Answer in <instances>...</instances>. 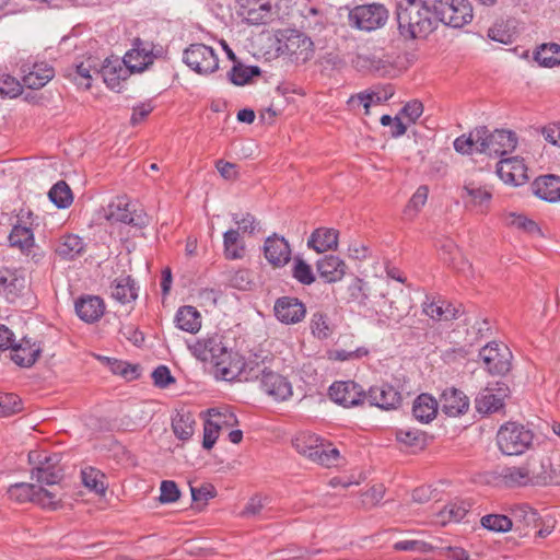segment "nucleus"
Wrapping results in <instances>:
<instances>
[{"mask_svg":"<svg viewBox=\"0 0 560 560\" xmlns=\"http://www.w3.org/2000/svg\"><path fill=\"white\" fill-rule=\"evenodd\" d=\"M393 95V92L387 93L385 91L384 94L381 92H360L355 95H352L348 100V105L352 108H355L357 106H363L365 109V114L368 115L370 113V107L372 104H381L385 101H387Z\"/></svg>","mask_w":560,"mask_h":560,"instance_id":"nucleus-43","label":"nucleus"},{"mask_svg":"<svg viewBox=\"0 0 560 560\" xmlns=\"http://www.w3.org/2000/svg\"><path fill=\"white\" fill-rule=\"evenodd\" d=\"M260 75V69L256 66H244L242 63L234 65L229 72L230 81L234 85H245L252 78Z\"/></svg>","mask_w":560,"mask_h":560,"instance_id":"nucleus-52","label":"nucleus"},{"mask_svg":"<svg viewBox=\"0 0 560 560\" xmlns=\"http://www.w3.org/2000/svg\"><path fill=\"white\" fill-rule=\"evenodd\" d=\"M100 77V63L94 58L78 63L71 69L69 77L80 86L85 89L91 88V80L93 77Z\"/></svg>","mask_w":560,"mask_h":560,"instance_id":"nucleus-34","label":"nucleus"},{"mask_svg":"<svg viewBox=\"0 0 560 560\" xmlns=\"http://www.w3.org/2000/svg\"><path fill=\"white\" fill-rule=\"evenodd\" d=\"M316 269L320 278L328 283H334L340 281L345 277L348 267L338 256L326 255L322 259L317 260Z\"/></svg>","mask_w":560,"mask_h":560,"instance_id":"nucleus-28","label":"nucleus"},{"mask_svg":"<svg viewBox=\"0 0 560 560\" xmlns=\"http://www.w3.org/2000/svg\"><path fill=\"white\" fill-rule=\"evenodd\" d=\"M486 370L492 375H505L512 366V352L504 343L489 342L479 352Z\"/></svg>","mask_w":560,"mask_h":560,"instance_id":"nucleus-13","label":"nucleus"},{"mask_svg":"<svg viewBox=\"0 0 560 560\" xmlns=\"http://www.w3.org/2000/svg\"><path fill=\"white\" fill-rule=\"evenodd\" d=\"M434 553L445 556L453 560H469V553L462 547L444 545L440 539H435Z\"/></svg>","mask_w":560,"mask_h":560,"instance_id":"nucleus-59","label":"nucleus"},{"mask_svg":"<svg viewBox=\"0 0 560 560\" xmlns=\"http://www.w3.org/2000/svg\"><path fill=\"white\" fill-rule=\"evenodd\" d=\"M501 478L508 487H523L532 485L525 464L503 468L501 471Z\"/></svg>","mask_w":560,"mask_h":560,"instance_id":"nucleus-45","label":"nucleus"},{"mask_svg":"<svg viewBox=\"0 0 560 560\" xmlns=\"http://www.w3.org/2000/svg\"><path fill=\"white\" fill-rule=\"evenodd\" d=\"M105 218L112 222H120L136 228L148 224V215L142 209H137L126 197H116L104 210Z\"/></svg>","mask_w":560,"mask_h":560,"instance_id":"nucleus-10","label":"nucleus"},{"mask_svg":"<svg viewBox=\"0 0 560 560\" xmlns=\"http://www.w3.org/2000/svg\"><path fill=\"white\" fill-rule=\"evenodd\" d=\"M378 284L381 287L378 291L381 298L392 296L388 299V310L385 315L389 320L398 324L411 308L409 294L401 288H390L389 281L380 280Z\"/></svg>","mask_w":560,"mask_h":560,"instance_id":"nucleus-14","label":"nucleus"},{"mask_svg":"<svg viewBox=\"0 0 560 560\" xmlns=\"http://www.w3.org/2000/svg\"><path fill=\"white\" fill-rule=\"evenodd\" d=\"M83 240L73 234L63 235L56 244V253L62 259L72 260L84 252Z\"/></svg>","mask_w":560,"mask_h":560,"instance_id":"nucleus-38","label":"nucleus"},{"mask_svg":"<svg viewBox=\"0 0 560 560\" xmlns=\"http://www.w3.org/2000/svg\"><path fill=\"white\" fill-rule=\"evenodd\" d=\"M223 253L229 260H237L244 257L245 243L240 230L230 229L223 234Z\"/></svg>","mask_w":560,"mask_h":560,"instance_id":"nucleus-39","label":"nucleus"},{"mask_svg":"<svg viewBox=\"0 0 560 560\" xmlns=\"http://www.w3.org/2000/svg\"><path fill=\"white\" fill-rule=\"evenodd\" d=\"M174 434L180 440H188L195 430V420L189 412L177 413L172 421Z\"/></svg>","mask_w":560,"mask_h":560,"instance_id":"nucleus-50","label":"nucleus"},{"mask_svg":"<svg viewBox=\"0 0 560 560\" xmlns=\"http://www.w3.org/2000/svg\"><path fill=\"white\" fill-rule=\"evenodd\" d=\"M498 393L494 389L486 388L476 398V409L480 413H492L499 411L503 407V400L509 394V387L505 384L497 383Z\"/></svg>","mask_w":560,"mask_h":560,"instance_id":"nucleus-25","label":"nucleus"},{"mask_svg":"<svg viewBox=\"0 0 560 560\" xmlns=\"http://www.w3.org/2000/svg\"><path fill=\"white\" fill-rule=\"evenodd\" d=\"M279 50L295 62H306L313 56V42L306 35L292 31L281 43Z\"/></svg>","mask_w":560,"mask_h":560,"instance_id":"nucleus-18","label":"nucleus"},{"mask_svg":"<svg viewBox=\"0 0 560 560\" xmlns=\"http://www.w3.org/2000/svg\"><path fill=\"white\" fill-rule=\"evenodd\" d=\"M293 446L301 455L325 467L338 465L339 451L315 434H299L293 440Z\"/></svg>","mask_w":560,"mask_h":560,"instance_id":"nucleus-3","label":"nucleus"},{"mask_svg":"<svg viewBox=\"0 0 560 560\" xmlns=\"http://www.w3.org/2000/svg\"><path fill=\"white\" fill-rule=\"evenodd\" d=\"M533 440L534 433L517 422L503 424L497 434L500 451L509 456L523 454L532 446Z\"/></svg>","mask_w":560,"mask_h":560,"instance_id":"nucleus-4","label":"nucleus"},{"mask_svg":"<svg viewBox=\"0 0 560 560\" xmlns=\"http://www.w3.org/2000/svg\"><path fill=\"white\" fill-rule=\"evenodd\" d=\"M328 395L334 402L345 408L360 406L365 400L364 390L353 381L332 383L329 387Z\"/></svg>","mask_w":560,"mask_h":560,"instance_id":"nucleus-15","label":"nucleus"},{"mask_svg":"<svg viewBox=\"0 0 560 560\" xmlns=\"http://www.w3.org/2000/svg\"><path fill=\"white\" fill-rule=\"evenodd\" d=\"M233 222L237 225L236 230H240V234L253 235L260 231L259 221L249 212L246 213H233Z\"/></svg>","mask_w":560,"mask_h":560,"instance_id":"nucleus-56","label":"nucleus"},{"mask_svg":"<svg viewBox=\"0 0 560 560\" xmlns=\"http://www.w3.org/2000/svg\"><path fill=\"white\" fill-rule=\"evenodd\" d=\"M28 462L34 466L32 475L38 482L54 486L61 480L62 467L59 454L48 455L43 451H32L28 453Z\"/></svg>","mask_w":560,"mask_h":560,"instance_id":"nucleus-8","label":"nucleus"},{"mask_svg":"<svg viewBox=\"0 0 560 560\" xmlns=\"http://www.w3.org/2000/svg\"><path fill=\"white\" fill-rule=\"evenodd\" d=\"M354 63L360 70H366L378 77H386L395 71L396 60L393 55L380 51L358 55Z\"/></svg>","mask_w":560,"mask_h":560,"instance_id":"nucleus-16","label":"nucleus"},{"mask_svg":"<svg viewBox=\"0 0 560 560\" xmlns=\"http://www.w3.org/2000/svg\"><path fill=\"white\" fill-rule=\"evenodd\" d=\"M432 0H400L396 5L398 33L406 40L427 38L436 27Z\"/></svg>","mask_w":560,"mask_h":560,"instance_id":"nucleus-1","label":"nucleus"},{"mask_svg":"<svg viewBox=\"0 0 560 560\" xmlns=\"http://www.w3.org/2000/svg\"><path fill=\"white\" fill-rule=\"evenodd\" d=\"M438 23L459 28L470 23L474 18L472 7L468 0H432Z\"/></svg>","mask_w":560,"mask_h":560,"instance_id":"nucleus-7","label":"nucleus"},{"mask_svg":"<svg viewBox=\"0 0 560 560\" xmlns=\"http://www.w3.org/2000/svg\"><path fill=\"white\" fill-rule=\"evenodd\" d=\"M255 363L253 361L245 362L240 353L228 350L215 361L214 375L217 378L228 382L234 380L249 382L253 381V376H256L254 374Z\"/></svg>","mask_w":560,"mask_h":560,"instance_id":"nucleus-6","label":"nucleus"},{"mask_svg":"<svg viewBox=\"0 0 560 560\" xmlns=\"http://www.w3.org/2000/svg\"><path fill=\"white\" fill-rule=\"evenodd\" d=\"M160 502L161 503H173L176 502L180 497V491L177 485L172 480H164L160 487Z\"/></svg>","mask_w":560,"mask_h":560,"instance_id":"nucleus-64","label":"nucleus"},{"mask_svg":"<svg viewBox=\"0 0 560 560\" xmlns=\"http://www.w3.org/2000/svg\"><path fill=\"white\" fill-rule=\"evenodd\" d=\"M54 69L45 63L34 65L32 70L22 78L23 86L38 90L45 86L54 78Z\"/></svg>","mask_w":560,"mask_h":560,"instance_id":"nucleus-37","label":"nucleus"},{"mask_svg":"<svg viewBox=\"0 0 560 560\" xmlns=\"http://www.w3.org/2000/svg\"><path fill=\"white\" fill-rule=\"evenodd\" d=\"M82 482L90 490L97 494H104L106 491L105 475L100 470L88 467L81 471Z\"/></svg>","mask_w":560,"mask_h":560,"instance_id":"nucleus-49","label":"nucleus"},{"mask_svg":"<svg viewBox=\"0 0 560 560\" xmlns=\"http://www.w3.org/2000/svg\"><path fill=\"white\" fill-rule=\"evenodd\" d=\"M533 192L542 200L557 202L560 200V177L544 175L536 178L532 185Z\"/></svg>","mask_w":560,"mask_h":560,"instance_id":"nucleus-30","label":"nucleus"},{"mask_svg":"<svg viewBox=\"0 0 560 560\" xmlns=\"http://www.w3.org/2000/svg\"><path fill=\"white\" fill-rule=\"evenodd\" d=\"M8 495L18 503L34 502L50 510H56L62 500L60 490H47L27 482H19L10 486Z\"/></svg>","mask_w":560,"mask_h":560,"instance_id":"nucleus-5","label":"nucleus"},{"mask_svg":"<svg viewBox=\"0 0 560 560\" xmlns=\"http://www.w3.org/2000/svg\"><path fill=\"white\" fill-rule=\"evenodd\" d=\"M264 254L273 267H283L291 258V248L284 237L273 234L265 241Z\"/></svg>","mask_w":560,"mask_h":560,"instance_id":"nucleus-23","label":"nucleus"},{"mask_svg":"<svg viewBox=\"0 0 560 560\" xmlns=\"http://www.w3.org/2000/svg\"><path fill=\"white\" fill-rule=\"evenodd\" d=\"M221 428V422H217L213 420H207L205 422L202 446L206 450H210L213 447L219 436V431Z\"/></svg>","mask_w":560,"mask_h":560,"instance_id":"nucleus-63","label":"nucleus"},{"mask_svg":"<svg viewBox=\"0 0 560 560\" xmlns=\"http://www.w3.org/2000/svg\"><path fill=\"white\" fill-rule=\"evenodd\" d=\"M10 246L19 248L22 253H30L35 245L34 231L22 225H12L9 234Z\"/></svg>","mask_w":560,"mask_h":560,"instance_id":"nucleus-40","label":"nucleus"},{"mask_svg":"<svg viewBox=\"0 0 560 560\" xmlns=\"http://www.w3.org/2000/svg\"><path fill=\"white\" fill-rule=\"evenodd\" d=\"M512 525L515 524L517 528L529 526L536 522V512L527 504H518L511 509Z\"/></svg>","mask_w":560,"mask_h":560,"instance_id":"nucleus-57","label":"nucleus"},{"mask_svg":"<svg viewBox=\"0 0 560 560\" xmlns=\"http://www.w3.org/2000/svg\"><path fill=\"white\" fill-rule=\"evenodd\" d=\"M23 88V82L21 83L15 78L10 74H1L0 75V95L16 97L21 94Z\"/></svg>","mask_w":560,"mask_h":560,"instance_id":"nucleus-61","label":"nucleus"},{"mask_svg":"<svg viewBox=\"0 0 560 560\" xmlns=\"http://www.w3.org/2000/svg\"><path fill=\"white\" fill-rule=\"evenodd\" d=\"M40 347L31 343L28 339H22L21 342L14 343L11 348V359L19 366L30 368L38 359L40 354Z\"/></svg>","mask_w":560,"mask_h":560,"instance_id":"nucleus-31","label":"nucleus"},{"mask_svg":"<svg viewBox=\"0 0 560 560\" xmlns=\"http://www.w3.org/2000/svg\"><path fill=\"white\" fill-rule=\"evenodd\" d=\"M435 539L425 541L422 538L410 536L400 539L394 544V549L397 551H407L413 553H434Z\"/></svg>","mask_w":560,"mask_h":560,"instance_id":"nucleus-42","label":"nucleus"},{"mask_svg":"<svg viewBox=\"0 0 560 560\" xmlns=\"http://www.w3.org/2000/svg\"><path fill=\"white\" fill-rule=\"evenodd\" d=\"M463 190L474 206L487 207L492 197L491 191L486 186H478L475 183L465 185Z\"/></svg>","mask_w":560,"mask_h":560,"instance_id":"nucleus-54","label":"nucleus"},{"mask_svg":"<svg viewBox=\"0 0 560 560\" xmlns=\"http://www.w3.org/2000/svg\"><path fill=\"white\" fill-rule=\"evenodd\" d=\"M480 522L485 528L497 533H506L512 528V518L503 514H488Z\"/></svg>","mask_w":560,"mask_h":560,"instance_id":"nucleus-55","label":"nucleus"},{"mask_svg":"<svg viewBox=\"0 0 560 560\" xmlns=\"http://www.w3.org/2000/svg\"><path fill=\"white\" fill-rule=\"evenodd\" d=\"M497 174L505 183L520 186L527 180L526 166L518 158L502 159L498 163Z\"/></svg>","mask_w":560,"mask_h":560,"instance_id":"nucleus-24","label":"nucleus"},{"mask_svg":"<svg viewBox=\"0 0 560 560\" xmlns=\"http://www.w3.org/2000/svg\"><path fill=\"white\" fill-rule=\"evenodd\" d=\"M439 402L429 394L419 395L412 406L413 417L423 423L431 422L438 413Z\"/></svg>","mask_w":560,"mask_h":560,"instance_id":"nucleus-36","label":"nucleus"},{"mask_svg":"<svg viewBox=\"0 0 560 560\" xmlns=\"http://www.w3.org/2000/svg\"><path fill=\"white\" fill-rule=\"evenodd\" d=\"M474 136L477 140V153H485L491 158L506 155L517 145V137L510 130L490 131L486 126H480L474 129Z\"/></svg>","mask_w":560,"mask_h":560,"instance_id":"nucleus-2","label":"nucleus"},{"mask_svg":"<svg viewBox=\"0 0 560 560\" xmlns=\"http://www.w3.org/2000/svg\"><path fill=\"white\" fill-rule=\"evenodd\" d=\"M254 374L253 381L259 380L261 389L275 400L283 401L292 396V385L287 377L269 370L264 362L255 363Z\"/></svg>","mask_w":560,"mask_h":560,"instance_id":"nucleus-9","label":"nucleus"},{"mask_svg":"<svg viewBox=\"0 0 560 560\" xmlns=\"http://www.w3.org/2000/svg\"><path fill=\"white\" fill-rule=\"evenodd\" d=\"M468 504L464 501L451 502L440 513V523L445 525L448 522L462 521L468 512Z\"/></svg>","mask_w":560,"mask_h":560,"instance_id":"nucleus-51","label":"nucleus"},{"mask_svg":"<svg viewBox=\"0 0 560 560\" xmlns=\"http://www.w3.org/2000/svg\"><path fill=\"white\" fill-rule=\"evenodd\" d=\"M155 55L153 54L152 44L137 39L133 44V48L124 56L122 62L130 73H135L144 71L153 63Z\"/></svg>","mask_w":560,"mask_h":560,"instance_id":"nucleus-20","label":"nucleus"},{"mask_svg":"<svg viewBox=\"0 0 560 560\" xmlns=\"http://www.w3.org/2000/svg\"><path fill=\"white\" fill-rule=\"evenodd\" d=\"M275 316L284 324H296L304 319L306 307L302 301L293 296L277 299L273 306Z\"/></svg>","mask_w":560,"mask_h":560,"instance_id":"nucleus-21","label":"nucleus"},{"mask_svg":"<svg viewBox=\"0 0 560 560\" xmlns=\"http://www.w3.org/2000/svg\"><path fill=\"white\" fill-rule=\"evenodd\" d=\"M129 75L130 71L125 66L122 60L119 59H106L105 62L100 67V77L112 90L119 89L120 82L127 80Z\"/></svg>","mask_w":560,"mask_h":560,"instance_id":"nucleus-29","label":"nucleus"},{"mask_svg":"<svg viewBox=\"0 0 560 560\" xmlns=\"http://www.w3.org/2000/svg\"><path fill=\"white\" fill-rule=\"evenodd\" d=\"M49 200L60 209L68 208L73 201V195L65 180L57 182L48 191Z\"/></svg>","mask_w":560,"mask_h":560,"instance_id":"nucleus-47","label":"nucleus"},{"mask_svg":"<svg viewBox=\"0 0 560 560\" xmlns=\"http://www.w3.org/2000/svg\"><path fill=\"white\" fill-rule=\"evenodd\" d=\"M188 348L194 357L203 362H210L214 365L229 349L223 345V337L219 334H212L197 340Z\"/></svg>","mask_w":560,"mask_h":560,"instance_id":"nucleus-17","label":"nucleus"},{"mask_svg":"<svg viewBox=\"0 0 560 560\" xmlns=\"http://www.w3.org/2000/svg\"><path fill=\"white\" fill-rule=\"evenodd\" d=\"M396 439L406 446L415 448H422L425 442L424 434L412 429H399L396 432Z\"/></svg>","mask_w":560,"mask_h":560,"instance_id":"nucleus-58","label":"nucleus"},{"mask_svg":"<svg viewBox=\"0 0 560 560\" xmlns=\"http://www.w3.org/2000/svg\"><path fill=\"white\" fill-rule=\"evenodd\" d=\"M535 61L542 67H555L560 63V45L542 44L534 56Z\"/></svg>","mask_w":560,"mask_h":560,"instance_id":"nucleus-46","label":"nucleus"},{"mask_svg":"<svg viewBox=\"0 0 560 560\" xmlns=\"http://www.w3.org/2000/svg\"><path fill=\"white\" fill-rule=\"evenodd\" d=\"M365 398L372 406H376L383 410L397 409L402 400L401 394L390 384L384 383L372 386Z\"/></svg>","mask_w":560,"mask_h":560,"instance_id":"nucleus-22","label":"nucleus"},{"mask_svg":"<svg viewBox=\"0 0 560 560\" xmlns=\"http://www.w3.org/2000/svg\"><path fill=\"white\" fill-rule=\"evenodd\" d=\"M27 288L23 271L18 269H0V294L9 303H14Z\"/></svg>","mask_w":560,"mask_h":560,"instance_id":"nucleus-19","label":"nucleus"},{"mask_svg":"<svg viewBox=\"0 0 560 560\" xmlns=\"http://www.w3.org/2000/svg\"><path fill=\"white\" fill-rule=\"evenodd\" d=\"M310 327L313 336L319 340L328 339L335 330L329 316L320 311L312 315Z\"/></svg>","mask_w":560,"mask_h":560,"instance_id":"nucleus-44","label":"nucleus"},{"mask_svg":"<svg viewBox=\"0 0 560 560\" xmlns=\"http://www.w3.org/2000/svg\"><path fill=\"white\" fill-rule=\"evenodd\" d=\"M21 408V400L15 395H0V417H8L16 413Z\"/></svg>","mask_w":560,"mask_h":560,"instance_id":"nucleus-62","label":"nucleus"},{"mask_svg":"<svg viewBox=\"0 0 560 560\" xmlns=\"http://www.w3.org/2000/svg\"><path fill=\"white\" fill-rule=\"evenodd\" d=\"M112 296L120 303H129L137 299V288L131 277H120L115 280L112 287Z\"/></svg>","mask_w":560,"mask_h":560,"instance_id":"nucleus-41","label":"nucleus"},{"mask_svg":"<svg viewBox=\"0 0 560 560\" xmlns=\"http://www.w3.org/2000/svg\"><path fill=\"white\" fill-rule=\"evenodd\" d=\"M338 231L334 229H316L307 241V246L316 253L334 250L338 246Z\"/></svg>","mask_w":560,"mask_h":560,"instance_id":"nucleus-32","label":"nucleus"},{"mask_svg":"<svg viewBox=\"0 0 560 560\" xmlns=\"http://www.w3.org/2000/svg\"><path fill=\"white\" fill-rule=\"evenodd\" d=\"M440 405L445 415L457 417L468 410L469 399L462 390L450 387L442 393Z\"/></svg>","mask_w":560,"mask_h":560,"instance_id":"nucleus-27","label":"nucleus"},{"mask_svg":"<svg viewBox=\"0 0 560 560\" xmlns=\"http://www.w3.org/2000/svg\"><path fill=\"white\" fill-rule=\"evenodd\" d=\"M532 485L548 483L547 471L551 466V458L544 454H534L525 463Z\"/></svg>","mask_w":560,"mask_h":560,"instance_id":"nucleus-33","label":"nucleus"},{"mask_svg":"<svg viewBox=\"0 0 560 560\" xmlns=\"http://www.w3.org/2000/svg\"><path fill=\"white\" fill-rule=\"evenodd\" d=\"M75 313L85 323L97 322L105 312L104 301L96 295H83L74 303Z\"/></svg>","mask_w":560,"mask_h":560,"instance_id":"nucleus-26","label":"nucleus"},{"mask_svg":"<svg viewBox=\"0 0 560 560\" xmlns=\"http://www.w3.org/2000/svg\"><path fill=\"white\" fill-rule=\"evenodd\" d=\"M183 61L201 75L213 73L219 68V59L213 48L205 44H191L184 50Z\"/></svg>","mask_w":560,"mask_h":560,"instance_id":"nucleus-12","label":"nucleus"},{"mask_svg":"<svg viewBox=\"0 0 560 560\" xmlns=\"http://www.w3.org/2000/svg\"><path fill=\"white\" fill-rule=\"evenodd\" d=\"M292 277L304 285H310L316 280L311 265L299 256L293 258Z\"/></svg>","mask_w":560,"mask_h":560,"instance_id":"nucleus-53","label":"nucleus"},{"mask_svg":"<svg viewBox=\"0 0 560 560\" xmlns=\"http://www.w3.org/2000/svg\"><path fill=\"white\" fill-rule=\"evenodd\" d=\"M174 322L177 328L190 334H197L201 328V315L190 305L179 307Z\"/></svg>","mask_w":560,"mask_h":560,"instance_id":"nucleus-35","label":"nucleus"},{"mask_svg":"<svg viewBox=\"0 0 560 560\" xmlns=\"http://www.w3.org/2000/svg\"><path fill=\"white\" fill-rule=\"evenodd\" d=\"M348 18L350 26L371 32L385 25L388 10L378 3L358 5L349 12Z\"/></svg>","mask_w":560,"mask_h":560,"instance_id":"nucleus-11","label":"nucleus"},{"mask_svg":"<svg viewBox=\"0 0 560 560\" xmlns=\"http://www.w3.org/2000/svg\"><path fill=\"white\" fill-rule=\"evenodd\" d=\"M242 15L250 24H264L270 19L271 5L268 1H260L256 5H250L244 9Z\"/></svg>","mask_w":560,"mask_h":560,"instance_id":"nucleus-48","label":"nucleus"},{"mask_svg":"<svg viewBox=\"0 0 560 560\" xmlns=\"http://www.w3.org/2000/svg\"><path fill=\"white\" fill-rule=\"evenodd\" d=\"M429 195L427 186H420L410 198L408 205L405 208V214L413 218L420 209L425 205Z\"/></svg>","mask_w":560,"mask_h":560,"instance_id":"nucleus-60","label":"nucleus"}]
</instances>
